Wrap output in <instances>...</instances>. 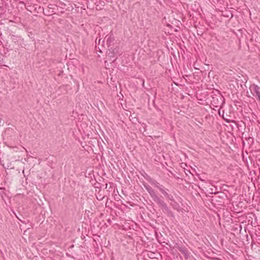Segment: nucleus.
I'll list each match as a JSON object with an SVG mask.
<instances>
[{
    "instance_id": "nucleus-1",
    "label": "nucleus",
    "mask_w": 260,
    "mask_h": 260,
    "mask_svg": "<svg viewBox=\"0 0 260 260\" xmlns=\"http://www.w3.org/2000/svg\"><path fill=\"white\" fill-rule=\"evenodd\" d=\"M259 100H260V98H259Z\"/></svg>"
}]
</instances>
